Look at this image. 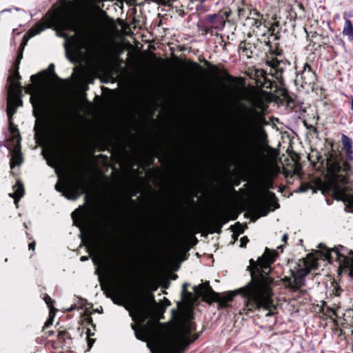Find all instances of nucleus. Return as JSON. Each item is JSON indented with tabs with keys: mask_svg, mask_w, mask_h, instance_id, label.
<instances>
[{
	"mask_svg": "<svg viewBox=\"0 0 353 353\" xmlns=\"http://www.w3.org/2000/svg\"><path fill=\"white\" fill-rule=\"evenodd\" d=\"M275 252L265 248V252L255 261L251 259L247 268L251 276L250 281L239 290L244 297V307L241 314H249L261 307L266 308V301L272 294L270 288L272 280L268 276L272 271L270 265L275 260Z\"/></svg>",
	"mask_w": 353,
	"mask_h": 353,
	"instance_id": "obj_1",
	"label": "nucleus"
},
{
	"mask_svg": "<svg viewBox=\"0 0 353 353\" xmlns=\"http://www.w3.org/2000/svg\"><path fill=\"white\" fill-rule=\"evenodd\" d=\"M341 143L344 154L339 150L331 149L325 152V158H319L322 165L325 164V168L327 174L332 177L336 184V188L339 189V184H347L348 176L353 173V167L351 163L353 161L352 140L345 134L341 136Z\"/></svg>",
	"mask_w": 353,
	"mask_h": 353,
	"instance_id": "obj_2",
	"label": "nucleus"
},
{
	"mask_svg": "<svg viewBox=\"0 0 353 353\" xmlns=\"http://www.w3.org/2000/svg\"><path fill=\"white\" fill-rule=\"evenodd\" d=\"M21 76L18 69L8 77V85L7 88V108L6 112L9 120V129L12 133L14 139H16L15 154L10 159V167L13 168L14 165H20L23 162V158L21 152V137L16 125L12 121V115L17 112L18 106L22 105L23 97L22 85L19 82Z\"/></svg>",
	"mask_w": 353,
	"mask_h": 353,
	"instance_id": "obj_3",
	"label": "nucleus"
},
{
	"mask_svg": "<svg viewBox=\"0 0 353 353\" xmlns=\"http://www.w3.org/2000/svg\"><path fill=\"white\" fill-rule=\"evenodd\" d=\"M266 123L265 117L261 111L256 108L248 109L240 138L241 144L246 148H250L258 131H261L266 135L263 128Z\"/></svg>",
	"mask_w": 353,
	"mask_h": 353,
	"instance_id": "obj_4",
	"label": "nucleus"
},
{
	"mask_svg": "<svg viewBox=\"0 0 353 353\" xmlns=\"http://www.w3.org/2000/svg\"><path fill=\"white\" fill-rule=\"evenodd\" d=\"M26 92L29 94L34 92L30 100L34 108L33 114L38 118L49 108L48 96L44 90L36 89L32 84L28 85Z\"/></svg>",
	"mask_w": 353,
	"mask_h": 353,
	"instance_id": "obj_5",
	"label": "nucleus"
},
{
	"mask_svg": "<svg viewBox=\"0 0 353 353\" xmlns=\"http://www.w3.org/2000/svg\"><path fill=\"white\" fill-rule=\"evenodd\" d=\"M271 68L272 75L279 81L281 84L284 83V77L287 73L292 71V67L290 62L287 59H273L268 62Z\"/></svg>",
	"mask_w": 353,
	"mask_h": 353,
	"instance_id": "obj_6",
	"label": "nucleus"
},
{
	"mask_svg": "<svg viewBox=\"0 0 353 353\" xmlns=\"http://www.w3.org/2000/svg\"><path fill=\"white\" fill-rule=\"evenodd\" d=\"M308 270L305 268H299L296 272L293 274L294 281H291L290 278H288L289 282L288 287L290 290L296 292L301 288L305 285V277L308 274Z\"/></svg>",
	"mask_w": 353,
	"mask_h": 353,
	"instance_id": "obj_7",
	"label": "nucleus"
},
{
	"mask_svg": "<svg viewBox=\"0 0 353 353\" xmlns=\"http://www.w3.org/2000/svg\"><path fill=\"white\" fill-rule=\"evenodd\" d=\"M295 73L296 74V79L294 80L295 82L299 81V76H300L302 84L312 85L315 83L317 81V76L315 72L311 68L310 65L307 63L304 64L303 68L300 73L298 72H296Z\"/></svg>",
	"mask_w": 353,
	"mask_h": 353,
	"instance_id": "obj_8",
	"label": "nucleus"
},
{
	"mask_svg": "<svg viewBox=\"0 0 353 353\" xmlns=\"http://www.w3.org/2000/svg\"><path fill=\"white\" fill-rule=\"evenodd\" d=\"M80 50H84L88 53L92 54L96 52V46L94 39L90 33H83L79 41Z\"/></svg>",
	"mask_w": 353,
	"mask_h": 353,
	"instance_id": "obj_9",
	"label": "nucleus"
},
{
	"mask_svg": "<svg viewBox=\"0 0 353 353\" xmlns=\"http://www.w3.org/2000/svg\"><path fill=\"white\" fill-rule=\"evenodd\" d=\"M319 247L320 248H324V250H325L324 255L328 260H330L332 258L331 254L332 252H334L336 254V258L338 259V261H339L340 265L341 264V259H343V261H347V256L343 253H341V250H345V248L343 245H339V247L334 248L332 249H329V248H326L323 244L320 243L319 245Z\"/></svg>",
	"mask_w": 353,
	"mask_h": 353,
	"instance_id": "obj_10",
	"label": "nucleus"
},
{
	"mask_svg": "<svg viewBox=\"0 0 353 353\" xmlns=\"http://www.w3.org/2000/svg\"><path fill=\"white\" fill-rule=\"evenodd\" d=\"M147 347L150 349L152 353H175L174 347L168 343H161L154 348L151 343H148Z\"/></svg>",
	"mask_w": 353,
	"mask_h": 353,
	"instance_id": "obj_11",
	"label": "nucleus"
},
{
	"mask_svg": "<svg viewBox=\"0 0 353 353\" xmlns=\"http://www.w3.org/2000/svg\"><path fill=\"white\" fill-rule=\"evenodd\" d=\"M125 308L129 312L131 316L142 312L143 310V304L139 300H133L130 304L124 305Z\"/></svg>",
	"mask_w": 353,
	"mask_h": 353,
	"instance_id": "obj_12",
	"label": "nucleus"
},
{
	"mask_svg": "<svg viewBox=\"0 0 353 353\" xmlns=\"http://www.w3.org/2000/svg\"><path fill=\"white\" fill-rule=\"evenodd\" d=\"M12 188L14 190V192L10 193L9 196L14 198V203L17 205L18 201L24 195L23 185L20 181H17Z\"/></svg>",
	"mask_w": 353,
	"mask_h": 353,
	"instance_id": "obj_13",
	"label": "nucleus"
},
{
	"mask_svg": "<svg viewBox=\"0 0 353 353\" xmlns=\"http://www.w3.org/2000/svg\"><path fill=\"white\" fill-rule=\"evenodd\" d=\"M81 184L77 183L74 187L68 189L65 192L63 191L62 195L67 198L68 200L76 201L79 196L80 193L79 190L81 188Z\"/></svg>",
	"mask_w": 353,
	"mask_h": 353,
	"instance_id": "obj_14",
	"label": "nucleus"
},
{
	"mask_svg": "<svg viewBox=\"0 0 353 353\" xmlns=\"http://www.w3.org/2000/svg\"><path fill=\"white\" fill-rule=\"evenodd\" d=\"M223 22V17L218 14H208L205 19V23H209L212 27L216 28Z\"/></svg>",
	"mask_w": 353,
	"mask_h": 353,
	"instance_id": "obj_15",
	"label": "nucleus"
},
{
	"mask_svg": "<svg viewBox=\"0 0 353 353\" xmlns=\"http://www.w3.org/2000/svg\"><path fill=\"white\" fill-rule=\"evenodd\" d=\"M254 47L250 43H247L245 41H242L239 45V49L241 50L247 58H251L253 54Z\"/></svg>",
	"mask_w": 353,
	"mask_h": 353,
	"instance_id": "obj_16",
	"label": "nucleus"
},
{
	"mask_svg": "<svg viewBox=\"0 0 353 353\" xmlns=\"http://www.w3.org/2000/svg\"><path fill=\"white\" fill-rule=\"evenodd\" d=\"M85 212L81 209H77L72 213V217L76 224L77 223V221L84 223L85 221Z\"/></svg>",
	"mask_w": 353,
	"mask_h": 353,
	"instance_id": "obj_17",
	"label": "nucleus"
},
{
	"mask_svg": "<svg viewBox=\"0 0 353 353\" xmlns=\"http://www.w3.org/2000/svg\"><path fill=\"white\" fill-rule=\"evenodd\" d=\"M279 26V22L275 21L268 28V31L270 32L271 36L274 37V40H279L280 39Z\"/></svg>",
	"mask_w": 353,
	"mask_h": 353,
	"instance_id": "obj_18",
	"label": "nucleus"
},
{
	"mask_svg": "<svg viewBox=\"0 0 353 353\" xmlns=\"http://www.w3.org/2000/svg\"><path fill=\"white\" fill-rule=\"evenodd\" d=\"M47 27V25L44 23H37L29 30V33L31 37H34L46 30Z\"/></svg>",
	"mask_w": 353,
	"mask_h": 353,
	"instance_id": "obj_19",
	"label": "nucleus"
},
{
	"mask_svg": "<svg viewBox=\"0 0 353 353\" xmlns=\"http://www.w3.org/2000/svg\"><path fill=\"white\" fill-rule=\"evenodd\" d=\"M343 33L347 36L350 40L353 39V25L350 20L345 21Z\"/></svg>",
	"mask_w": 353,
	"mask_h": 353,
	"instance_id": "obj_20",
	"label": "nucleus"
},
{
	"mask_svg": "<svg viewBox=\"0 0 353 353\" xmlns=\"http://www.w3.org/2000/svg\"><path fill=\"white\" fill-rule=\"evenodd\" d=\"M345 204V211L347 212L353 213V195L348 199L343 200Z\"/></svg>",
	"mask_w": 353,
	"mask_h": 353,
	"instance_id": "obj_21",
	"label": "nucleus"
},
{
	"mask_svg": "<svg viewBox=\"0 0 353 353\" xmlns=\"http://www.w3.org/2000/svg\"><path fill=\"white\" fill-rule=\"evenodd\" d=\"M132 329L134 331L135 336L137 339L142 341H146L147 337L145 335V333L143 331H139L135 328V326L132 325Z\"/></svg>",
	"mask_w": 353,
	"mask_h": 353,
	"instance_id": "obj_22",
	"label": "nucleus"
},
{
	"mask_svg": "<svg viewBox=\"0 0 353 353\" xmlns=\"http://www.w3.org/2000/svg\"><path fill=\"white\" fill-rule=\"evenodd\" d=\"M334 42L336 46H340L342 49H345V43L344 41L339 36H335L334 38Z\"/></svg>",
	"mask_w": 353,
	"mask_h": 353,
	"instance_id": "obj_23",
	"label": "nucleus"
},
{
	"mask_svg": "<svg viewBox=\"0 0 353 353\" xmlns=\"http://www.w3.org/2000/svg\"><path fill=\"white\" fill-rule=\"evenodd\" d=\"M24 46L23 44H21L19 50H18V54H17V63L19 65V62L21 61V59L23 58V52Z\"/></svg>",
	"mask_w": 353,
	"mask_h": 353,
	"instance_id": "obj_24",
	"label": "nucleus"
},
{
	"mask_svg": "<svg viewBox=\"0 0 353 353\" xmlns=\"http://www.w3.org/2000/svg\"><path fill=\"white\" fill-rule=\"evenodd\" d=\"M304 125H305V128L307 130H312L316 134H319V131H318L317 128L315 126H314V125H312L311 124H307L305 122Z\"/></svg>",
	"mask_w": 353,
	"mask_h": 353,
	"instance_id": "obj_25",
	"label": "nucleus"
},
{
	"mask_svg": "<svg viewBox=\"0 0 353 353\" xmlns=\"http://www.w3.org/2000/svg\"><path fill=\"white\" fill-rule=\"evenodd\" d=\"M248 20H252V26H256V28H259L261 25H262V22L261 20L259 19H256L254 18H248Z\"/></svg>",
	"mask_w": 353,
	"mask_h": 353,
	"instance_id": "obj_26",
	"label": "nucleus"
},
{
	"mask_svg": "<svg viewBox=\"0 0 353 353\" xmlns=\"http://www.w3.org/2000/svg\"><path fill=\"white\" fill-rule=\"evenodd\" d=\"M265 188L267 189H268V190L274 189V185L273 181L271 180V179H268L265 181Z\"/></svg>",
	"mask_w": 353,
	"mask_h": 353,
	"instance_id": "obj_27",
	"label": "nucleus"
},
{
	"mask_svg": "<svg viewBox=\"0 0 353 353\" xmlns=\"http://www.w3.org/2000/svg\"><path fill=\"white\" fill-rule=\"evenodd\" d=\"M249 240L248 239L247 236H243L241 239H240V246L243 248V247H245L246 244L248 243Z\"/></svg>",
	"mask_w": 353,
	"mask_h": 353,
	"instance_id": "obj_28",
	"label": "nucleus"
},
{
	"mask_svg": "<svg viewBox=\"0 0 353 353\" xmlns=\"http://www.w3.org/2000/svg\"><path fill=\"white\" fill-rule=\"evenodd\" d=\"M310 186L308 185H304V184H302L299 188V192H307L309 189H310Z\"/></svg>",
	"mask_w": 353,
	"mask_h": 353,
	"instance_id": "obj_29",
	"label": "nucleus"
},
{
	"mask_svg": "<svg viewBox=\"0 0 353 353\" xmlns=\"http://www.w3.org/2000/svg\"><path fill=\"white\" fill-rule=\"evenodd\" d=\"M44 300L49 307H50L51 304L54 302V301L48 294L45 296Z\"/></svg>",
	"mask_w": 353,
	"mask_h": 353,
	"instance_id": "obj_30",
	"label": "nucleus"
},
{
	"mask_svg": "<svg viewBox=\"0 0 353 353\" xmlns=\"http://www.w3.org/2000/svg\"><path fill=\"white\" fill-rule=\"evenodd\" d=\"M55 190H56L57 192H61V193H62V194H63V188L61 185H60L59 184H58V183H57V184L55 185Z\"/></svg>",
	"mask_w": 353,
	"mask_h": 353,
	"instance_id": "obj_31",
	"label": "nucleus"
},
{
	"mask_svg": "<svg viewBox=\"0 0 353 353\" xmlns=\"http://www.w3.org/2000/svg\"><path fill=\"white\" fill-rule=\"evenodd\" d=\"M65 54H66V57L68 59L69 61H70L71 62H74V58L72 57V56H71L69 52H68V50L67 49V48L65 47Z\"/></svg>",
	"mask_w": 353,
	"mask_h": 353,
	"instance_id": "obj_32",
	"label": "nucleus"
},
{
	"mask_svg": "<svg viewBox=\"0 0 353 353\" xmlns=\"http://www.w3.org/2000/svg\"><path fill=\"white\" fill-rule=\"evenodd\" d=\"M35 245H36L35 241H33V242L30 243L28 245L29 250H34V249H35Z\"/></svg>",
	"mask_w": 353,
	"mask_h": 353,
	"instance_id": "obj_33",
	"label": "nucleus"
},
{
	"mask_svg": "<svg viewBox=\"0 0 353 353\" xmlns=\"http://www.w3.org/2000/svg\"><path fill=\"white\" fill-rule=\"evenodd\" d=\"M245 10L243 8H239L238 9V12H239V17H241L244 14V12H245Z\"/></svg>",
	"mask_w": 353,
	"mask_h": 353,
	"instance_id": "obj_34",
	"label": "nucleus"
},
{
	"mask_svg": "<svg viewBox=\"0 0 353 353\" xmlns=\"http://www.w3.org/2000/svg\"><path fill=\"white\" fill-rule=\"evenodd\" d=\"M188 285H189V284L187 283H183V293L187 292V288H188Z\"/></svg>",
	"mask_w": 353,
	"mask_h": 353,
	"instance_id": "obj_35",
	"label": "nucleus"
},
{
	"mask_svg": "<svg viewBox=\"0 0 353 353\" xmlns=\"http://www.w3.org/2000/svg\"><path fill=\"white\" fill-rule=\"evenodd\" d=\"M94 339H88V346H89L90 348H91V347L92 346V344L94 343Z\"/></svg>",
	"mask_w": 353,
	"mask_h": 353,
	"instance_id": "obj_36",
	"label": "nucleus"
},
{
	"mask_svg": "<svg viewBox=\"0 0 353 353\" xmlns=\"http://www.w3.org/2000/svg\"><path fill=\"white\" fill-rule=\"evenodd\" d=\"M288 234H284L283 235V236H282V241H283V242H286V241H287V240H288Z\"/></svg>",
	"mask_w": 353,
	"mask_h": 353,
	"instance_id": "obj_37",
	"label": "nucleus"
},
{
	"mask_svg": "<svg viewBox=\"0 0 353 353\" xmlns=\"http://www.w3.org/2000/svg\"><path fill=\"white\" fill-rule=\"evenodd\" d=\"M268 195H269L270 197L274 198V199H276V195H275V194H274V192H270V191H268Z\"/></svg>",
	"mask_w": 353,
	"mask_h": 353,
	"instance_id": "obj_38",
	"label": "nucleus"
},
{
	"mask_svg": "<svg viewBox=\"0 0 353 353\" xmlns=\"http://www.w3.org/2000/svg\"><path fill=\"white\" fill-rule=\"evenodd\" d=\"M55 117H56V119H59H59H60V118H61V113H60V112H57L55 113Z\"/></svg>",
	"mask_w": 353,
	"mask_h": 353,
	"instance_id": "obj_39",
	"label": "nucleus"
},
{
	"mask_svg": "<svg viewBox=\"0 0 353 353\" xmlns=\"http://www.w3.org/2000/svg\"><path fill=\"white\" fill-rule=\"evenodd\" d=\"M334 198L336 199V200H338V201H341V200H343L341 196L339 195V196H334Z\"/></svg>",
	"mask_w": 353,
	"mask_h": 353,
	"instance_id": "obj_40",
	"label": "nucleus"
},
{
	"mask_svg": "<svg viewBox=\"0 0 353 353\" xmlns=\"http://www.w3.org/2000/svg\"><path fill=\"white\" fill-rule=\"evenodd\" d=\"M80 259L81 261H85L88 260V257L83 256H81Z\"/></svg>",
	"mask_w": 353,
	"mask_h": 353,
	"instance_id": "obj_41",
	"label": "nucleus"
},
{
	"mask_svg": "<svg viewBox=\"0 0 353 353\" xmlns=\"http://www.w3.org/2000/svg\"><path fill=\"white\" fill-rule=\"evenodd\" d=\"M75 308H76V305H72V306L70 307V309L68 310V311H70H70H72V310H74Z\"/></svg>",
	"mask_w": 353,
	"mask_h": 353,
	"instance_id": "obj_42",
	"label": "nucleus"
},
{
	"mask_svg": "<svg viewBox=\"0 0 353 353\" xmlns=\"http://www.w3.org/2000/svg\"><path fill=\"white\" fill-rule=\"evenodd\" d=\"M199 288H202V285L194 286L193 289H194V292H196L197 289Z\"/></svg>",
	"mask_w": 353,
	"mask_h": 353,
	"instance_id": "obj_43",
	"label": "nucleus"
},
{
	"mask_svg": "<svg viewBox=\"0 0 353 353\" xmlns=\"http://www.w3.org/2000/svg\"><path fill=\"white\" fill-rule=\"evenodd\" d=\"M30 78H31L32 81H35V79L37 78V75L36 74L32 75Z\"/></svg>",
	"mask_w": 353,
	"mask_h": 353,
	"instance_id": "obj_44",
	"label": "nucleus"
},
{
	"mask_svg": "<svg viewBox=\"0 0 353 353\" xmlns=\"http://www.w3.org/2000/svg\"><path fill=\"white\" fill-rule=\"evenodd\" d=\"M87 334L88 336L94 335V333L91 334L90 330L88 329L87 330Z\"/></svg>",
	"mask_w": 353,
	"mask_h": 353,
	"instance_id": "obj_45",
	"label": "nucleus"
},
{
	"mask_svg": "<svg viewBox=\"0 0 353 353\" xmlns=\"http://www.w3.org/2000/svg\"><path fill=\"white\" fill-rule=\"evenodd\" d=\"M254 15L257 16V17H259V16H260V13H259V12H257V11H256V10H255V11L254 12Z\"/></svg>",
	"mask_w": 353,
	"mask_h": 353,
	"instance_id": "obj_46",
	"label": "nucleus"
},
{
	"mask_svg": "<svg viewBox=\"0 0 353 353\" xmlns=\"http://www.w3.org/2000/svg\"><path fill=\"white\" fill-rule=\"evenodd\" d=\"M232 299H233V297H232V296L229 297V298L228 299L227 301H228V302H230V301H232Z\"/></svg>",
	"mask_w": 353,
	"mask_h": 353,
	"instance_id": "obj_47",
	"label": "nucleus"
},
{
	"mask_svg": "<svg viewBox=\"0 0 353 353\" xmlns=\"http://www.w3.org/2000/svg\"><path fill=\"white\" fill-rule=\"evenodd\" d=\"M11 9H5L3 12H10Z\"/></svg>",
	"mask_w": 353,
	"mask_h": 353,
	"instance_id": "obj_48",
	"label": "nucleus"
},
{
	"mask_svg": "<svg viewBox=\"0 0 353 353\" xmlns=\"http://www.w3.org/2000/svg\"><path fill=\"white\" fill-rule=\"evenodd\" d=\"M194 64L196 65V67H198L199 68H201V66L200 65H199L198 63H195Z\"/></svg>",
	"mask_w": 353,
	"mask_h": 353,
	"instance_id": "obj_49",
	"label": "nucleus"
},
{
	"mask_svg": "<svg viewBox=\"0 0 353 353\" xmlns=\"http://www.w3.org/2000/svg\"><path fill=\"white\" fill-rule=\"evenodd\" d=\"M54 64H52H52H50V68L54 69Z\"/></svg>",
	"mask_w": 353,
	"mask_h": 353,
	"instance_id": "obj_50",
	"label": "nucleus"
},
{
	"mask_svg": "<svg viewBox=\"0 0 353 353\" xmlns=\"http://www.w3.org/2000/svg\"><path fill=\"white\" fill-rule=\"evenodd\" d=\"M14 10H17V11L21 10V9H20V8H17V7H14Z\"/></svg>",
	"mask_w": 353,
	"mask_h": 353,
	"instance_id": "obj_51",
	"label": "nucleus"
},
{
	"mask_svg": "<svg viewBox=\"0 0 353 353\" xmlns=\"http://www.w3.org/2000/svg\"><path fill=\"white\" fill-rule=\"evenodd\" d=\"M114 303H117V304H118V305H123V303H117V302H116V301H114Z\"/></svg>",
	"mask_w": 353,
	"mask_h": 353,
	"instance_id": "obj_52",
	"label": "nucleus"
},
{
	"mask_svg": "<svg viewBox=\"0 0 353 353\" xmlns=\"http://www.w3.org/2000/svg\"><path fill=\"white\" fill-rule=\"evenodd\" d=\"M208 290H210V291L213 292L212 289L210 286H208Z\"/></svg>",
	"mask_w": 353,
	"mask_h": 353,
	"instance_id": "obj_53",
	"label": "nucleus"
},
{
	"mask_svg": "<svg viewBox=\"0 0 353 353\" xmlns=\"http://www.w3.org/2000/svg\"><path fill=\"white\" fill-rule=\"evenodd\" d=\"M327 205H330L331 202H330V201L328 199H327Z\"/></svg>",
	"mask_w": 353,
	"mask_h": 353,
	"instance_id": "obj_54",
	"label": "nucleus"
},
{
	"mask_svg": "<svg viewBox=\"0 0 353 353\" xmlns=\"http://www.w3.org/2000/svg\"><path fill=\"white\" fill-rule=\"evenodd\" d=\"M79 236H80V238H81V239H82V241H83V237L82 234H81L79 235Z\"/></svg>",
	"mask_w": 353,
	"mask_h": 353,
	"instance_id": "obj_55",
	"label": "nucleus"
},
{
	"mask_svg": "<svg viewBox=\"0 0 353 353\" xmlns=\"http://www.w3.org/2000/svg\"><path fill=\"white\" fill-rule=\"evenodd\" d=\"M63 332H60V333L59 334V336H63Z\"/></svg>",
	"mask_w": 353,
	"mask_h": 353,
	"instance_id": "obj_56",
	"label": "nucleus"
},
{
	"mask_svg": "<svg viewBox=\"0 0 353 353\" xmlns=\"http://www.w3.org/2000/svg\"><path fill=\"white\" fill-rule=\"evenodd\" d=\"M119 276L120 277H122L123 276V274H121V271L119 270Z\"/></svg>",
	"mask_w": 353,
	"mask_h": 353,
	"instance_id": "obj_57",
	"label": "nucleus"
},
{
	"mask_svg": "<svg viewBox=\"0 0 353 353\" xmlns=\"http://www.w3.org/2000/svg\"><path fill=\"white\" fill-rule=\"evenodd\" d=\"M283 245H280V246L279 247V248H281V249H283Z\"/></svg>",
	"mask_w": 353,
	"mask_h": 353,
	"instance_id": "obj_58",
	"label": "nucleus"
},
{
	"mask_svg": "<svg viewBox=\"0 0 353 353\" xmlns=\"http://www.w3.org/2000/svg\"><path fill=\"white\" fill-rule=\"evenodd\" d=\"M23 225H24L25 228H27V225H26V223H23Z\"/></svg>",
	"mask_w": 353,
	"mask_h": 353,
	"instance_id": "obj_59",
	"label": "nucleus"
},
{
	"mask_svg": "<svg viewBox=\"0 0 353 353\" xmlns=\"http://www.w3.org/2000/svg\"><path fill=\"white\" fill-rule=\"evenodd\" d=\"M334 194H339V192H336V190H334Z\"/></svg>",
	"mask_w": 353,
	"mask_h": 353,
	"instance_id": "obj_60",
	"label": "nucleus"
},
{
	"mask_svg": "<svg viewBox=\"0 0 353 353\" xmlns=\"http://www.w3.org/2000/svg\"><path fill=\"white\" fill-rule=\"evenodd\" d=\"M350 254H353V252L352 250H350Z\"/></svg>",
	"mask_w": 353,
	"mask_h": 353,
	"instance_id": "obj_61",
	"label": "nucleus"
},
{
	"mask_svg": "<svg viewBox=\"0 0 353 353\" xmlns=\"http://www.w3.org/2000/svg\"><path fill=\"white\" fill-rule=\"evenodd\" d=\"M323 43L325 45V44H327V42L326 41H323Z\"/></svg>",
	"mask_w": 353,
	"mask_h": 353,
	"instance_id": "obj_62",
	"label": "nucleus"
},
{
	"mask_svg": "<svg viewBox=\"0 0 353 353\" xmlns=\"http://www.w3.org/2000/svg\"><path fill=\"white\" fill-rule=\"evenodd\" d=\"M152 301H155L154 296H152Z\"/></svg>",
	"mask_w": 353,
	"mask_h": 353,
	"instance_id": "obj_63",
	"label": "nucleus"
},
{
	"mask_svg": "<svg viewBox=\"0 0 353 353\" xmlns=\"http://www.w3.org/2000/svg\"><path fill=\"white\" fill-rule=\"evenodd\" d=\"M49 334H53V332H52H52H49Z\"/></svg>",
	"mask_w": 353,
	"mask_h": 353,
	"instance_id": "obj_64",
	"label": "nucleus"
}]
</instances>
